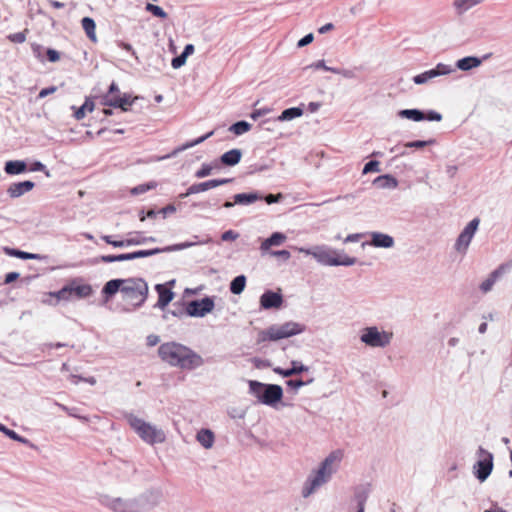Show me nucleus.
Here are the masks:
<instances>
[{"mask_svg":"<svg viewBox=\"0 0 512 512\" xmlns=\"http://www.w3.org/2000/svg\"><path fill=\"white\" fill-rule=\"evenodd\" d=\"M186 60L187 57L183 53H181L179 56H176L172 59L171 65L174 69H179L183 65H185Z\"/></svg>","mask_w":512,"mask_h":512,"instance_id":"nucleus-50","label":"nucleus"},{"mask_svg":"<svg viewBox=\"0 0 512 512\" xmlns=\"http://www.w3.org/2000/svg\"><path fill=\"white\" fill-rule=\"evenodd\" d=\"M93 293L92 286L89 284H77L75 281L64 286L57 292H50L51 297H56L57 300L69 301L75 295L77 298H86Z\"/></svg>","mask_w":512,"mask_h":512,"instance_id":"nucleus-10","label":"nucleus"},{"mask_svg":"<svg viewBox=\"0 0 512 512\" xmlns=\"http://www.w3.org/2000/svg\"><path fill=\"white\" fill-rule=\"evenodd\" d=\"M232 182L231 178H223V179H211L205 182L198 183L200 192H205L209 189L216 188L218 186H222Z\"/></svg>","mask_w":512,"mask_h":512,"instance_id":"nucleus-34","label":"nucleus"},{"mask_svg":"<svg viewBox=\"0 0 512 512\" xmlns=\"http://www.w3.org/2000/svg\"><path fill=\"white\" fill-rule=\"evenodd\" d=\"M137 241L133 240H115L112 243V246L117 248H123V247H129V246H136Z\"/></svg>","mask_w":512,"mask_h":512,"instance_id":"nucleus-54","label":"nucleus"},{"mask_svg":"<svg viewBox=\"0 0 512 512\" xmlns=\"http://www.w3.org/2000/svg\"><path fill=\"white\" fill-rule=\"evenodd\" d=\"M176 211V207L173 204H169L158 211L165 218L168 214H173Z\"/></svg>","mask_w":512,"mask_h":512,"instance_id":"nucleus-63","label":"nucleus"},{"mask_svg":"<svg viewBox=\"0 0 512 512\" xmlns=\"http://www.w3.org/2000/svg\"><path fill=\"white\" fill-rule=\"evenodd\" d=\"M503 274V267H499L496 270H494L486 280H484L481 285L480 289L483 293H487L492 290L496 280Z\"/></svg>","mask_w":512,"mask_h":512,"instance_id":"nucleus-32","label":"nucleus"},{"mask_svg":"<svg viewBox=\"0 0 512 512\" xmlns=\"http://www.w3.org/2000/svg\"><path fill=\"white\" fill-rule=\"evenodd\" d=\"M379 165H380V163L378 161L371 160L364 165L362 173L368 174L370 172H379L380 171Z\"/></svg>","mask_w":512,"mask_h":512,"instance_id":"nucleus-48","label":"nucleus"},{"mask_svg":"<svg viewBox=\"0 0 512 512\" xmlns=\"http://www.w3.org/2000/svg\"><path fill=\"white\" fill-rule=\"evenodd\" d=\"M47 57L50 62H57L60 59V54L54 49H47Z\"/></svg>","mask_w":512,"mask_h":512,"instance_id":"nucleus-62","label":"nucleus"},{"mask_svg":"<svg viewBox=\"0 0 512 512\" xmlns=\"http://www.w3.org/2000/svg\"><path fill=\"white\" fill-rule=\"evenodd\" d=\"M134 102V99H131V96L128 94L115 95L114 97H110L106 95L104 97L103 104L106 106H111L115 108H120L122 111L126 112L129 110V106H131Z\"/></svg>","mask_w":512,"mask_h":512,"instance_id":"nucleus-18","label":"nucleus"},{"mask_svg":"<svg viewBox=\"0 0 512 512\" xmlns=\"http://www.w3.org/2000/svg\"><path fill=\"white\" fill-rule=\"evenodd\" d=\"M453 71L454 68L451 65L439 63L435 68L414 76L413 81L417 85H422L438 76L448 75Z\"/></svg>","mask_w":512,"mask_h":512,"instance_id":"nucleus-15","label":"nucleus"},{"mask_svg":"<svg viewBox=\"0 0 512 512\" xmlns=\"http://www.w3.org/2000/svg\"><path fill=\"white\" fill-rule=\"evenodd\" d=\"M282 303V295L271 290L265 291L260 297V305L263 309L279 308Z\"/></svg>","mask_w":512,"mask_h":512,"instance_id":"nucleus-19","label":"nucleus"},{"mask_svg":"<svg viewBox=\"0 0 512 512\" xmlns=\"http://www.w3.org/2000/svg\"><path fill=\"white\" fill-rule=\"evenodd\" d=\"M311 67H313L315 69H323L325 71H329V72H332L334 74H336V72H337V68L326 66L324 60H318L317 62L313 63L311 65Z\"/></svg>","mask_w":512,"mask_h":512,"instance_id":"nucleus-53","label":"nucleus"},{"mask_svg":"<svg viewBox=\"0 0 512 512\" xmlns=\"http://www.w3.org/2000/svg\"><path fill=\"white\" fill-rule=\"evenodd\" d=\"M480 220L478 218L472 219L459 234L456 243L455 250L460 253H466L477 229L479 226Z\"/></svg>","mask_w":512,"mask_h":512,"instance_id":"nucleus-13","label":"nucleus"},{"mask_svg":"<svg viewBox=\"0 0 512 512\" xmlns=\"http://www.w3.org/2000/svg\"><path fill=\"white\" fill-rule=\"evenodd\" d=\"M148 292V284L142 278H126L125 286L121 289L123 300L133 309H137L145 303Z\"/></svg>","mask_w":512,"mask_h":512,"instance_id":"nucleus-6","label":"nucleus"},{"mask_svg":"<svg viewBox=\"0 0 512 512\" xmlns=\"http://www.w3.org/2000/svg\"><path fill=\"white\" fill-rule=\"evenodd\" d=\"M249 391L261 403L274 407L283 397V389L277 384H264L256 380L249 381Z\"/></svg>","mask_w":512,"mask_h":512,"instance_id":"nucleus-7","label":"nucleus"},{"mask_svg":"<svg viewBox=\"0 0 512 512\" xmlns=\"http://www.w3.org/2000/svg\"><path fill=\"white\" fill-rule=\"evenodd\" d=\"M246 285V277L244 275L236 276L230 283V291L235 295L243 292Z\"/></svg>","mask_w":512,"mask_h":512,"instance_id":"nucleus-36","label":"nucleus"},{"mask_svg":"<svg viewBox=\"0 0 512 512\" xmlns=\"http://www.w3.org/2000/svg\"><path fill=\"white\" fill-rule=\"evenodd\" d=\"M213 135V131H210L208 132L207 134L193 140V141H190V142H187L185 144H183L182 146L178 147L174 152L173 154H177L179 152H182V151H185L189 148H192L198 144H201L202 142H204L206 139H208L209 137H211Z\"/></svg>","mask_w":512,"mask_h":512,"instance_id":"nucleus-38","label":"nucleus"},{"mask_svg":"<svg viewBox=\"0 0 512 512\" xmlns=\"http://www.w3.org/2000/svg\"><path fill=\"white\" fill-rule=\"evenodd\" d=\"M392 339V332L380 330L377 326L363 328L360 335V341L371 348H385Z\"/></svg>","mask_w":512,"mask_h":512,"instance_id":"nucleus-9","label":"nucleus"},{"mask_svg":"<svg viewBox=\"0 0 512 512\" xmlns=\"http://www.w3.org/2000/svg\"><path fill=\"white\" fill-rule=\"evenodd\" d=\"M5 252L9 256L17 257L19 259H24V260L40 258V256L38 254L28 253V252L21 251L18 249H13V248H5Z\"/></svg>","mask_w":512,"mask_h":512,"instance_id":"nucleus-37","label":"nucleus"},{"mask_svg":"<svg viewBox=\"0 0 512 512\" xmlns=\"http://www.w3.org/2000/svg\"><path fill=\"white\" fill-rule=\"evenodd\" d=\"M239 234L233 230H227L221 235L223 241H234L238 238Z\"/></svg>","mask_w":512,"mask_h":512,"instance_id":"nucleus-57","label":"nucleus"},{"mask_svg":"<svg viewBox=\"0 0 512 512\" xmlns=\"http://www.w3.org/2000/svg\"><path fill=\"white\" fill-rule=\"evenodd\" d=\"M156 187V184L155 183H149V184H140L134 188L131 189V193L133 195H140V194H143L145 192H147L148 190L150 189H153Z\"/></svg>","mask_w":512,"mask_h":512,"instance_id":"nucleus-46","label":"nucleus"},{"mask_svg":"<svg viewBox=\"0 0 512 512\" xmlns=\"http://www.w3.org/2000/svg\"><path fill=\"white\" fill-rule=\"evenodd\" d=\"M131 428L138 436L148 444L162 443L165 441V433L162 429L152 425L132 413L125 415Z\"/></svg>","mask_w":512,"mask_h":512,"instance_id":"nucleus-5","label":"nucleus"},{"mask_svg":"<svg viewBox=\"0 0 512 512\" xmlns=\"http://www.w3.org/2000/svg\"><path fill=\"white\" fill-rule=\"evenodd\" d=\"M126 279H112L105 283L102 288V294L105 297V301H108L112 296H114L118 291L121 292V289L125 286Z\"/></svg>","mask_w":512,"mask_h":512,"instance_id":"nucleus-23","label":"nucleus"},{"mask_svg":"<svg viewBox=\"0 0 512 512\" xmlns=\"http://www.w3.org/2000/svg\"><path fill=\"white\" fill-rule=\"evenodd\" d=\"M162 492L159 489L148 490L136 497L139 512L152 509L160 503Z\"/></svg>","mask_w":512,"mask_h":512,"instance_id":"nucleus-16","label":"nucleus"},{"mask_svg":"<svg viewBox=\"0 0 512 512\" xmlns=\"http://www.w3.org/2000/svg\"><path fill=\"white\" fill-rule=\"evenodd\" d=\"M373 184L381 189H395L398 186V181L392 175L385 174L375 178Z\"/></svg>","mask_w":512,"mask_h":512,"instance_id":"nucleus-28","label":"nucleus"},{"mask_svg":"<svg viewBox=\"0 0 512 512\" xmlns=\"http://www.w3.org/2000/svg\"><path fill=\"white\" fill-rule=\"evenodd\" d=\"M263 195L259 192H250V193H238L233 196L234 203L237 205H251L258 200H262Z\"/></svg>","mask_w":512,"mask_h":512,"instance_id":"nucleus-25","label":"nucleus"},{"mask_svg":"<svg viewBox=\"0 0 512 512\" xmlns=\"http://www.w3.org/2000/svg\"><path fill=\"white\" fill-rule=\"evenodd\" d=\"M146 10L152 13L154 16L165 19L167 17V13L160 7L151 3L146 5Z\"/></svg>","mask_w":512,"mask_h":512,"instance_id":"nucleus-44","label":"nucleus"},{"mask_svg":"<svg viewBox=\"0 0 512 512\" xmlns=\"http://www.w3.org/2000/svg\"><path fill=\"white\" fill-rule=\"evenodd\" d=\"M303 115V110L299 107L285 109L278 117V121H290Z\"/></svg>","mask_w":512,"mask_h":512,"instance_id":"nucleus-35","label":"nucleus"},{"mask_svg":"<svg viewBox=\"0 0 512 512\" xmlns=\"http://www.w3.org/2000/svg\"><path fill=\"white\" fill-rule=\"evenodd\" d=\"M268 253L273 257L283 259V261H288L291 257V254L288 250L269 251Z\"/></svg>","mask_w":512,"mask_h":512,"instance_id":"nucleus-52","label":"nucleus"},{"mask_svg":"<svg viewBox=\"0 0 512 512\" xmlns=\"http://www.w3.org/2000/svg\"><path fill=\"white\" fill-rule=\"evenodd\" d=\"M93 109H94V103L90 100H86L81 107H79L78 109L75 110L74 117L77 120H81L85 117L87 111L92 112Z\"/></svg>","mask_w":512,"mask_h":512,"instance_id":"nucleus-41","label":"nucleus"},{"mask_svg":"<svg viewBox=\"0 0 512 512\" xmlns=\"http://www.w3.org/2000/svg\"><path fill=\"white\" fill-rule=\"evenodd\" d=\"M286 385L289 388L293 389L295 392H297L299 388L307 385V382H304L301 379H298V380L290 379V380L286 381Z\"/></svg>","mask_w":512,"mask_h":512,"instance_id":"nucleus-51","label":"nucleus"},{"mask_svg":"<svg viewBox=\"0 0 512 512\" xmlns=\"http://www.w3.org/2000/svg\"><path fill=\"white\" fill-rule=\"evenodd\" d=\"M304 331L305 325L295 321H288L282 324H273L268 328L259 331L257 343H263L266 341H279L295 335H299Z\"/></svg>","mask_w":512,"mask_h":512,"instance_id":"nucleus-4","label":"nucleus"},{"mask_svg":"<svg viewBox=\"0 0 512 512\" xmlns=\"http://www.w3.org/2000/svg\"><path fill=\"white\" fill-rule=\"evenodd\" d=\"M283 198V195L281 193H278L276 195L274 194H268L266 196H263V199L266 201L267 204H273L279 202Z\"/></svg>","mask_w":512,"mask_h":512,"instance_id":"nucleus-59","label":"nucleus"},{"mask_svg":"<svg viewBox=\"0 0 512 512\" xmlns=\"http://www.w3.org/2000/svg\"><path fill=\"white\" fill-rule=\"evenodd\" d=\"M425 120L439 122L442 120V115L437 111L430 110L425 113Z\"/></svg>","mask_w":512,"mask_h":512,"instance_id":"nucleus-56","label":"nucleus"},{"mask_svg":"<svg viewBox=\"0 0 512 512\" xmlns=\"http://www.w3.org/2000/svg\"><path fill=\"white\" fill-rule=\"evenodd\" d=\"M313 257L318 263L325 266H352L357 262L354 257L346 254H338L336 250H331L325 246H316V252Z\"/></svg>","mask_w":512,"mask_h":512,"instance_id":"nucleus-8","label":"nucleus"},{"mask_svg":"<svg viewBox=\"0 0 512 512\" xmlns=\"http://www.w3.org/2000/svg\"><path fill=\"white\" fill-rule=\"evenodd\" d=\"M4 171L8 175H20L27 171V163L24 160H9L4 165Z\"/></svg>","mask_w":512,"mask_h":512,"instance_id":"nucleus-26","label":"nucleus"},{"mask_svg":"<svg viewBox=\"0 0 512 512\" xmlns=\"http://www.w3.org/2000/svg\"><path fill=\"white\" fill-rule=\"evenodd\" d=\"M398 117L420 122L425 120V112L419 109H403L398 111Z\"/></svg>","mask_w":512,"mask_h":512,"instance_id":"nucleus-31","label":"nucleus"},{"mask_svg":"<svg viewBox=\"0 0 512 512\" xmlns=\"http://www.w3.org/2000/svg\"><path fill=\"white\" fill-rule=\"evenodd\" d=\"M314 39V36L312 33H309L307 35H305L303 38H301L298 43H297V46L299 48H302V47H305L307 46L308 44H310Z\"/></svg>","mask_w":512,"mask_h":512,"instance_id":"nucleus-61","label":"nucleus"},{"mask_svg":"<svg viewBox=\"0 0 512 512\" xmlns=\"http://www.w3.org/2000/svg\"><path fill=\"white\" fill-rule=\"evenodd\" d=\"M213 166L211 164H203L199 170L195 172L196 178H205L212 174Z\"/></svg>","mask_w":512,"mask_h":512,"instance_id":"nucleus-45","label":"nucleus"},{"mask_svg":"<svg viewBox=\"0 0 512 512\" xmlns=\"http://www.w3.org/2000/svg\"><path fill=\"white\" fill-rule=\"evenodd\" d=\"M342 459L343 452L341 450H334L329 453L318 468L313 470L304 482L301 491L302 497L308 498L320 487L329 482L332 476L338 471Z\"/></svg>","mask_w":512,"mask_h":512,"instance_id":"nucleus-2","label":"nucleus"},{"mask_svg":"<svg viewBox=\"0 0 512 512\" xmlns=\"http://www.w3.org/2000/svg\"><path fill=\"white\" fill-rule=\"evenodd\" d=\"M228 414L231 418L243 419L246 415V412H245V410H242V409L232 408L228 411Z\"/></svg>","mask_w":512,"mask_h":512,"instance_id":"nucleus-55","label":"nucleus"},{"mask_svg":"<svg viewBox=\"0 0 512 512\" xmlns=\"http://www.w3.org/2000/svg\"><path fill=\"white\" fill-rule=\"evenodd\" d=\"M214 300L211 297H204L200 300H193L188 303L186 314L191 317H204L214 309Z\"/></svg>","mask_w":512,"mask_h":512,"instance_id":"nucleus-14","label":"nucleus"},{"mask_svg":"<svg viewBox=\"0 0 512 512\" xmlns=\"http://www.w3.org/2000/svg\"><path fill=\"white\" fill-rule=\"evenodd\" d=\"M477 455L478 461L474 465V474L480 482H484L493 469V454L479 447Z\"/></svg>","mask_w":512,"mask_h":512,"instance_id":"nucleus-12","label":"nucleus"},{"mask_svg":"<svg viewBox=\"0 0 512 512\" xmlns=\"http://www.w3.org/2000/svg\"><path fill=\"white\" fill-rule=\"evenodd\" d=\"M308 370H309V367L305 366L300 361H296V360L291 362V368L284 369L281 367H276L273 369V371L276 374L281 375L282 377H285V378L291 377L293 375H298L302 372H307Z\"/></svg>","mask_w":512,"mask_h":512,"instance_id":"nucleus-22","label":"nucleus"},{"mask_svg":"<svg viewBox=\"0 0 512 512\" xmlns=\"http://www.w3.org/2000/svg\"><path fill=\"white\" fill-rule=\"evenodd\" d=\"M35 187V183L30 180H25L22 182L12 183L7 188V194L11 198H19L25 193L30 192Z\"/></svg>","mask_w":512,"mask_h":512,"instance_id":"nucleus-20","label":"nucleus"},{"mask_svg":"<svg viewBox=\"0 0 512 512\" xmlns=\"http://www.w3.org/2000/svg\"><path fill=\"white\" fill-rule=\"evenodd\" d=\"M158 354L161 360L170 366L185 370H193L204 364L201 355L177 342L161 344L158 348Z\"/></svg>","mask_w":512,"mask_h":512,"instance_id":"nucleus-1","label":"nucleus"},{"mask_svg":"<svg viewBox=\"0 0 512 512\" xmlns=\"http://www.w3.org/2000/svg\"><path fill=\"white\" fill-rule=\"evenodd\" d=\"M287 239V236L282 232H274L270 237L265 239L260 245V251L262 255L267 254L271 247L282 245Z\"/></svg>","mask_w":512,"mask_h":512,"instance_id":"nucleus-21","label":"nucleus"},{"mask_svg":"<svg viewBox=\"0 0 512 512\" xmlns=\"http://www.w3.org/2000/svg\"><path fill=\"white\" fill-rule=\"evenodd\" d=\"M369 235L371 238L370 241L363 242L362 247L370 245L376 248L389 249L392 248L395 244L394 238L388 234L382 232H371Z\"/></svg>","mask_w":512,"mask_h":512,"instance_id":"nucleus-17","label":"nucleus"},{"mask_svg":"<svg viewBox=\"0 0 512 512\" xmlns=\"http://www.w3.org/2000/svg\"><path fill=\"white\" fill-rule=\"evenodd\" d=\"M26 32H27V30L9 34L8 39L13 43H23L26 41Z\"/></svg>","mask_w":512,"mask_h":512,"instance_id":"nucleus-49","label":"nucleus"},{"mask_svg":"<svg viewBox=\"0 0 512 512\" xmlns=\"http://www.w3.org/2000/svg\"><path fill=\"white\" fill-rule=\"evenodd\" d=\"M0 431L3 432L6 436H8L10 439H13L15 441L21 442V443H27L28 440L23 438L22 436L18 435L14 430H11L0 423Z\"/></svg>","mask_w":512,"mask_h":512,"instance_id":"nucleus-42","label":"nucleus"},{"mask_svg":"<svg viewBox=\"0 0 512 512\" xmlns=\"http://www.w3.org/2000/svg\"><path fill=\"white\" fill-rule=\"evenodd\" d=\"M70 378H71V380H72V382L74 384H77V380L87 382L90 385H95L96 384V379L94 377H92V376L88 377V378H84V377L77 376V375H71Z\"/></svg>","mask_w":512,"mask_h":512,"instance_id":"nucleus-60","label":"nucleus"},{"mask_svg":"<svg viewBox=\"0 0 512 512\" xmlns=\"http://www.w3.org/2000/svg\"><path fill=\"white\" fill-rule=\"evenodd\" d=\"M242 158V151L238 148L231 149L221 155L220 161L226 166H235Z\"/></svg>","mask_w":512,"mask_h":512,"instance_id":"nucleus-27","label":"nucleus"},{"mask_svg":"<svg viewBox=\"0 0 512 512\" xmlns=\"http://www.w3.org/2000/svg\"><path fill=\"white\" fill-rule=\"evenodd\" d=\"M197 441L205 448L210 449L214 444V433L209 429H201L196 435Z\"/></svg>","mask_w":512,"mask_h":512,"instance_id":"nucleus-30","label":"nucleus"},{"mask_svg":"<svg viewBox=\"0 0 512 512\" xmlns=\"http://www.w3.org/2000/svg\"><path fill=\"white\" fill-rule=\"evenodd\" d=\"M155 289L158 293V302L155 306L164 309L172 301L174 293L164 284H157Z\"/></svg>","mask_w":512,"mask_h":512,"instance_id":"nucleus-24","label":"nucleus"},{"mask_svg":"<svg viewBox=\"0 0 512 512\" xmlns=\"http://www.w3.org/2000/svg\"><path fill=\"white\" fill-rule=\"evenodd\" d=\"M336 74L341 75V76H343L344 78H347V79H353V78L356 77V73L352 69H339V68H337Z\"/></svg>","mask_w":512,"mask_h":512,"instance_id":"nucleus-58","label":"nucleus"},{"mask_svg":"<svg viewBox=\"0 0 512 512\" xmlns=\"http://www.w3.org/2000/svg\"><path fill=\"white\" fill-rule=\"evenodd\" d=\"M100 503L113 512H139V506L135 498L101 496Z\"/></svg>","mask_w":512,"mask_h":512,"instance_id":"nucleus-11","label":"nucleus"},{"mask_svg":"<svg viewBox=\"0 0 512 512\" xmlns=\"http://www.w3.org/2000/svg\"><path fill=\"white\" fill-rule=\"evenodd\" d=\"M482 63L481 59L475 56H467L459 59L456 62V68L462 71H469L472 68L480 66Z\"/></svg>","mask_w":512,"mask_h":512,"instance_id":"nucleus-29","label":"nucleus"},{"mask_svg":"<svg viewBox=\"0 0 512 512\" xmlns=\"http://www.w3.org/2000/svg\"><path fill=\"white\" fill-rule=\"evenodd\" d=\"M204 241H194V242H183L179 244L170 245L164 248H154L149 250H138L131 253H125V254H119V255H103L100 257V260L104 263H112V262H121V261H128V260H134L138 258H144L153 256L159 253L163 252H173V251H179L184 250L187 248H190L192 246H195L197 244H203Z\"/></svg>","mask_w":512,"mask_h":512,"instance_id":"nucleus-3","label":"nucleus"},{"mask_svg":"<svg viewBox=\"0 0 512 512\" xmlns=\"http://www.w3.org/2000/svg\"><path fill=\"white\" fill-rule=\"evenodd\" d=\"M480 2L481 0H456L454 2V6L459 11V13H463L478 5Z\"/></svg>","mask_w":512,"mask_h":512,"instance_id":"nucleus-39","label":"nucleus"},{"mask_svg":"<svg viewBox=\"0 0 512 512\" xmlns=\"http://www.w3.org/2000/svg\"><path fill=\"white\" fill-rule=\"evenodd\" d=\"M435 143V140L434 139H430V140H415V141H410V142H407L405 143V147L407 148H424L428 145H432Z\"/></svg>","mask_w":512,"mask_h":512,"instance_id":"nucleus-43","label":"nucleus"},{"mask_svg":"<svg viewBox=\"0 0 512 512\" xmlns=\"http://www.w3.org/2000/svg\"><path fill=\"white\" fill-rule=\"evenodd\" d=\"M56 90H57V88L55 86H50V87H47V88H43L39 92L38 97L39 98H45L46 96H48L50 94H53Z\"/></svg>","mask_w":512,"mask_h":512,"instance_id":"nucleus-64","label":"nucleus"},{"mask_svg":"<svg viewBox=\"0 0 512 512\" xmlns=\"http://www.w3.org/2000/svg\"><path fill=\"white\" fill-rule=\"evenodd\" d=\"M81 23H82V28L84 29L87 37L92 42H96L97 37H96V33H95V29H96L95 21L90 17H84L82 19Z\"/></svg>","mask_w":512,"mask_h":512,"instance_id":"nucleus-33","label":"nucleus"},{"mask_svg":"<svg viewBox=\"0 0 512 512\" xmlns=\"http://www.w3.org/2000/svg\"><path fill=\"white\" fill-rule=\"evenodd\" d=\"M29 170L31 172H36V171H41V172H44L45 176L46 177H51V174H50V171L46 168V166L40 162V161H34Z\"/></svg>","mask_w":512,"mask_h":512,"instance_id":"nucleus-47","label":"nucleus"},{"mask_svg":"<svg viewBox=\"0 0 512 512\" xmlns=\"http://www.w3.org/2000/svg\"><path fill=\"white\" fill-rule=\"evenodd\" d=\"M251 128V125L247 121H238L234 124H232L229 127V131L234 133L235 135H242L246 132H248Z\"/></svg>","mask_w":512,"mask_h":512,"instance_id":"nucleus-40","label":"nucleus"}]
</instances>
